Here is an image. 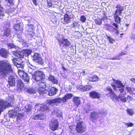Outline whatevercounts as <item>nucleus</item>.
<instances>
[{
    "label": "nucleus",
    "mask_w": 135,
    "mask_h": 135,
    "mask_svg": "<svg viewBox=\"0 0 135 135\" xmlns=\"http://www.w3.org/2000/svg\"><path fill=\"white\" fill-rule=\"evenodd\" d=\"M73 96L71 94H66L64 97L62 98H58L53 99L50 100L47 103L46 105L43 104H36L35 106V110H38L41 113L37 115H35L33 117V119L35 120L42 119L45 117L44 114L45 112H46L48 109V105L53 106L54 105H57L59 103H64L66 102L69 99L71 98Z\"/></svg>",
    "instance_id": "obj_1"
},
{
    "label": "nucleus",
    "mask_w": 135,
    "mask_h": 135,
    "mask_svg": "<svg viewBox=\"0 0 135 135\" xmlns=\"http://www.w3.org/2000/svg\"><path fill=\"white\" fill-rule=\"evenodd\" d=\"M114 82L111 84V86L115 90L117 89L116 88H118L121 93L119 96L118 98L123 102H126L127 99L124 96V93L125 94H126V92L124 91V88H123L124 87V86L120 81L114 80Z\"/></svg>",
    "instance_id": "obj_2"
},
{
    "label": "nucleus",
    "mask_w": 135,
    "mask_h": 135,
    "mask_svg": "<svg viewBox=\"0 0 135 135\" xmlns=\"http://www.w3.org/2000/svg\"><path fill=\"white\" fill-rule=\"evenodd\" d=\"M12 71L11 64L4 61H0V77H4Z\"/></svg>",
    "instance_id": "obj_3"
},
{
    "label": "nucleus",
    "mask_w": 135,
    "mask_h": 135,
    "mask_svg": "<svg viewBox=\"0 0 135 135\" xmlns=\"http://www.w3.org/2000/svg\"><path fill=\"white\" fill-rule=\"evenodd\" d=\"M60 47L61 48H66L69 47L71 44L70 41L67 39L63 38L62 35L57 38Z\"/></svg>",
    "instance_id": "obj_4"
},
{
    "label": "nucleus",
    "mask_w": 135,
    "mask_h": 135,
    "mask_svg": "<svg viewBox=\"0 0 135 135\" xmlns=\"http://www.w3.org/2000/svg\"><path fill=\"white\" fill-rule=\"evenodd\" d=\"M13 100V98L12 97H11L10 100L8 99L7 101L0 99V115L4 109L11 106V103H12Z\"/></svg>",
    "instance_id": "obj_5"
},
{
    "label": "nucleus",
    "mask_w": 135,
    "mask_h": 135,
    "mask_svg": "<svg viewBox=\"0 0 135 135\" xmlns=\"http://www.w3.org/2000/svg\"><path fill=\"white\" fill-rule=\"evenodd\" d=\"M45 77L44 74L42 71H37L32 74V77L34 81L37 82L44 79Z\"/></svg>",
    "instance_id": "obj_6"
},
{
    "label": "nucleus",
    "mask_w": 135,
    "mask_h": 135,
    "mask_svg": "<svg viewBox=\"0 0 135 135\" xmlns=\"http://www.w3.org/2000/svg\"><path fill=\"white\" fill-rule=\"evenodd\" d=\"M41 80L39 82V83L37 85V86L36 87L37 90L40 94L44 93L45 92L44 90H45L46 83L44 81V80Z\"/></svg>",
    "instance_id": "obj_7"
},
{
    "label": "nucleus",
    "mask_w": 135,
    "mask_h": 135,
    "mask_svg": "<svg viewBox=\"0 0 135 135\" xmlns=\"http://www.w3.org/2000/svg\"><path fill=\"white\" fill-rule=\"evenodd\" d=\"M32 59L36 62L39 64L42 65L43 60L41 56V55L38 53H35L33 55Z\"/></svg>",
    "instance_id": "obj_8"
},
{
    "label": "nucleus",
    "mask_w": 135,
    "mask_h": 135,
    "mask_svg": "<svg viewBox=\"0 0 135 135\" xmlns=\"http://www.w3.org/2000/svg\"><path fill=\"white\" fill-rule=\"evenodd\" d=\"M76 130L78 133H82L85 131L86 128L83 126L82 122L77 123L76 127Z\"/></svg>",
    "instance_id": "obj_9"
},
{
    "label": "nucleus",
    "mask_w": 135,
    "mask_h": 135,
    "mask_svg": "<svg viewBox=\"0 0 135 135\" xmlns=\"http://www.w3.org/2000/svg\"><path fill=\"white\" fill-rule=\"evenodd\" d=\"M50 129L53 131H55L57 129L59 124L56 120H53L51 121L50 123Z\"/></svg>",
    "instance_id": "obj_10"
},
{
    "label": "nucleus",
    "mask_w": 135,
    "mask_h": 135,
    "mask_svg": "<svg viewBox=\"0 0 135 135\" xmlns=\"http://www.w3.org/2000/svg\"><path fill=\"white\" fill-rule=\"evenodd\" d=\"M12 62L13 64L17 68L22 69L24 68V66L22 64L23 62L21 60H17L16 58H15L12 59Z\"/></svg>",
    "instance_id": "obj_11"
},
{
    "label": "nucleus",
    "mask_w": 135,
    "mask_h": 135,
    "mask_svg": "<svg viewBox=\"0 0 135 135\" xmlns=\"http://www.w3.org/2000/svg\"><path fill=\"white\" fill-rule=\"evenodd\" d=\"M71 19L70 16L66 13L65 15L64 18H62L61 21L64 24L68 23L71 22Z\"/></svg>",
    "instance_id": "obj_12"
},
{
    "label": "nucleus",
    "mask_w": 135,
    "mask_h": 135,
    "mask_svg": "<svg viewBox=\"0 0 135 135\" xmlns=\"http://www.w3.org/2000/svg\"><path fill=\"white\" fill-rule=\"evenodd\" d=\"M19 110V108L18 107H16L13 109L10 110L8 112V113L9 115L11 117H14L16 116L17 113V112Z\"/></svg>",
    "instance_id": "obj_13"
},
{
    "label": "nucleus",
    "mask_w": 135,
    "mask_h": 135,
    "mask_svg": "<svg viewBox=\"0 0 135 135\" xmlns=\"http://www.w3.org/2000/svg\"><path fill=\"white\" fill-rule=\"evenodd\" d=\"M8 84L10 86H14L15 85V81L14 77L13 75H10L8 77Z\"/></svg>",
    "instance_id": "obj_14"
},
{
    "label": "nucleus",
    "mask_w": 135,
    "mask_h": 135,
    "mask_svg": "<svg viewBox=\"0 0 135 135\" xmlns=\"http://www.w3.org/2000/svg\"><path fill=\"white\" fill-rule=\"evenodd\" d=\"M106 90L109 92V93L110 96L112 99L114 100V99L116 100H117V98L114 92L112 91L111 88L110 87H108L106 88Z\"/></svg>",
    "instance_id": "obj_15"
},
{
    "label": "nucleus",
    "mask_w": 135,
    "mask_h": 135,
    "mask_svg": "<svg viewBox=\"0 0 135 135\" xmlns=\"http://www.w3.org/2000/svg\"><path fill=\"white\" fill-rule=\"evenodd\" d=\"M91 88L92 86L89 85L85 86H78L77 87V89L81 91L89 90Z\"/></svg>",
    "instance_id": "obj_16"
},
{
    "label": "nucleus",
    "mask_w": 135,
    "mask_h": 135,
    "mask_svg": "<svg viewBox=\"0 0 135 135\" xmlns=\"http://www.w3.org/2000/svg\"><path fill=\"white\" fill-rule=\"evenodd\" d=\"M73 101L74 104L75 105L76 108H78L81 102L80 98L78 97H74Z\"/></svg>",
    "instance_id": "obj_17"
},
{
    "label": "nucleus",
    "mask_w": 135,
    "mask_h": 135,
    "mask_svg": "<svg viewBox=\"0 0 135 135\" xmlns=\"http://www.w3.org/2000/svg\"><path fill=\"white\" fill-rule=\"evenodd\" d=\"M116 8L117 9L115 10V13L121 14V12L123 10L124 7L120 4H118Z\"/></svg>",
    "instance_id": "obj_18"
},
{
    "label": "nucleus",
    "mask_w": 135,
    "mask_h": 135,
    "mask_svg": "<svg viewBox=\"0 0 135 135\" xmlns=\"http://www.w3.org/2000/svg\"><path fill=\"white\" fill-rule=\"evenodd\" d=\"M8 54V51L4 48L0 50V55L4 58L6 57Z\"/></svg>",
    "instance_id": "obj_19"
},
{
    "label": "nucleus",
    "mask_w": 135,
    "mask_h": 135,
    "mask_svg": "<svg viewBox=\"0 0 135 135\" xmlns=\"http://www.w3.org/2000/svg\"><path fill=\"white\" fill-rule=\"evenodd\" d=\"M17 87L21 90L24 89V84L21 80H18L17 82Z\"/></svg>",
    "instance_id": "obj_20"
},
{
    "label": "nucleus",
    "mask_w": 135,
    "mask_h": 135,
    "mask_svg": "<svg viewBox=\"0 0 135 135\" xmlns=\"http://www.w3.org/2000/svg\"><path fill=\"white\" fill-rule=\"evenodd\" d=\"M57 91V89L55 88L52 87L49 91L48 94L50 96H52L55 95Z\"/></svg>",
    "instance_id": "obj_21"
},
{
    "label": "nucleus",
    "mask_w": 135,
    "mask_h": 135,
    "mask_svg": "<svg viewBox=\"0 0 135 135\" xmlns=\"http://www.w3.org/2000/svg\"><path fill=\"white\" fill-rule=\"evenodd\" d=\"M90 95L92 98H98L100 97V95L98 93L93 91L90 93Z\"/></svg>",
    "instance_id": "obj_22"
},
{
    "label": "nucleus",
    "mask_w": 135,
    "mask_h": 135,
    "mask_svg": "<svg viewBox=\"0 0 135 135\" xmlns=\"http://www.w3.org/2000/svg\"><path fill=\"white\" fill-rule=\"evenodd\" d=\"M105 28L106 29L111 32L114 31V30L116 31V33H117L118 32L117 30V29L116 28H114L113 27L108 25V24L105 25Z\"/></svg>",
    "instance_id": "obj_23"
},
{
    "label": "nucleus",
    "mask_w": 135,
    "mask_h": 135,
    "mask_svg": "<svg viewBox=\"0 0 135 135\" xmlns=\"http://www.w3.org/2000/svg\"><path fill=\"white\" fill-rule=\"evenodd\" d=\"M87 79L90 81L95 82L98 81L99 78L97 76L94 75L91 77H88Z\"/></svg>",
    "instance_id": "obj_24"
},
{
    "label": "nucleus",
    "mask_w": 135,
    "mask_h": 135,
    "mask_svg": "<svg viewBox=\"0 0 135 135\" xmlns=\"http://www.w3.org/2000/svg\"><path fill=\"white\" fill-rule=\"evenodd\" d=\"M13 28L16 31L19 32L20 33H21L23 31L22 27H21L19 24L15 25L13 26Z\"/></svg>",
    "instance_id": "obj_25"
},
{
    "label": "nucleus",
    "mask_w": 135,
    "mask_h": 135,
    "mask_svg": "<svg viewBox=\"0 0 135 135\" xmlns=\"http://www.w3.org/2000/svg\"><path fill=\"white\" fill-rule=\"evenodd\" d=\"M99 115L100 114L97 113V112H93L90 114V117L92 120H95L99 116Z\"/></svg>",
    "instance_id": "obj_26"
},
{
    "label": "nucleus",
    "mask_w": 135,
    "mask_h": 135,
    "mask_svg": "<svg viewBox=\"0 0 135 135\" xmlns=\"http://www.w3.org/2000/svg\"><path fill=\"white\" fill-rule=\"evenodd\" d=\"M49 79L50 81H51L54 84H57L58 83V81L56 78L52 75H50L49 76Z\"/></svg>",
    "instance_id": "obj_27"
},
{
    "label": "nucleus",
    "mask_w": 135,
    "mask_h": 135,
    "mask_svg": "<svg viewBox=\"0 0 135 135\" xmlns=\"http://www.w3.org/2000/svg\"><path fill=\"white\" fill-rule=\"evenodd\" d=\"M13 54L15 56H17L19 57H22L24 55H22L21 52L17 51H14L12 52Z\"/></svg>",
    "instance_id": "obj_28"
},
{
    "label": "nucleus",
    "mask_w": 135,
    "mask_h": 135,
    "mask_svg": "<svg viewBox=\"0 0 135 135\" xmlns=\"http://www.w3.org/2000/svg\"><path fill=\"white\" fill-rule=\"evenodd\" d=\"M120 14L114 13V16L115 18V21L117 23H119L120 21V18L119 17V16Z\"/></svg>",
    "instance_id": "obj_29"
},
{
    "label": "nucleus",
    "mask_w": 135,
    "mask_h": 135,
    "mask_svg": "<svg viewBox=\"0 0 135 135\" xmlns=\"http://www.w3.org/2000/svg\"><path fill=\"white\" fill-rule=\"evenodd\" d=\"M126 112L130 116L133 115L134 114V112L133 109L129 108H128L126 110Z\"/></svg>",
    "instance_id": "obj_30"
},
{
    "label": "nucleus",
    "mask_w": 135,
    "mask_h": 135,
    "mask_svg": "<svg viewBox=\"0 0 135 135\" xmlns=\"http://www.w3.org/2000/svg\"><path fill=\"white\" fill-rule=\"evenodd\" d=\"M3 7L0 4V19H2L4 16V12L3 10Z\"/></svg>",
    "instance_id": "obj_31"
},
{
    "label": "nucleus",
    "mask_w": 135,
    "mask_h": 135,
    "mask_svg": "<svg viewBox=\"0 0 135 135\" xmlns=\"http://www.w3.org/2000/svg\"><path fill=\"white\" fill-rule=\"evenodd\" d=\"M54 113L56 114L57 117L61 116L62 115V114L60 110L56 109L54 110Z\"/></svg>",
    "instance_id": "obj_32"
},
{
    "label": "nucleus",
    "mask_w": 135,
    "mask_h": 135,
    "mask_svg": "<svg viewBox=\"0 0 135 135\" xmlns=\"http://www.w3.org/2000/svg\"><path fill=\"white\" fill-rule=\"evenodd\" d=\"M23 54H25L27 56L30 55L32 52V51L30 49H25L24 50Z\"/></svg>",
    "instance_id": "obj_33"
},
{
    "label": "nucleus",
    "mask_w": 135,
    "mask_h": 135,
    "mask_svg": "<svg viewBox=\"0 0 135 135\" xmlns=\"http://www.w3.org/2000/svg\"><path fill=\"white\" fill-rule=\"evenodd\" d=\"M22 78L24 81L28 82L29 80V78L27 73Z\"/></svg>",
    "instance_id": "obj_34"
},
{
    "label": "nucleus",
    "mask_w": 135,
    "mask_h": 135,
    "mask_svg": "<svg viewBox=\"0 0 135 135\" xmlns=\"http://www.w3.org/2000/svg\"><path fill=\"white\" fill-rule=\"evenodd\" d=\"M10 29L9 28H7L5 30L4 35L6 36H8L10 33Z\"/></svg>",
    "instance_id": "obj_35"
},
{
    "label": "nucleus",
    "mask_w": 135,
    "mask_h": 135,
    "mask_svg": "<svg viewBox=\"0 0 135 135\" xmlns=\"http://www.w3.org/2000/svg\"><path fill=\"white\" fill-rule=\"evenodd\" d=\"M25 72H24L22 70H19L18 72V74L22 78L24 75L25 74H26Z\"/></svg>",
    "instance_id": "obj_36"
},
{
    "label": "nucleus",
    "mask_w": 135,
    "mask_h": 135,
    "mask_svg": "<svg viewBox=\"0 0 135 135\" xmlns=\"http://www.w3.org/2000/svg\"><path fill=\"white\" fill-rule=\"evenodd\" d=\"M91 110L90 108V106L88 105H87L85 106L84 110L86 113H88V112Z\"/></svg>",
    "instance_id": "obj_37"
},
{
    "label": "nucleus",
    "mask_w": 135,
    "mask_h": 135,
    "mask_svg": "<svg viewBox=\"0 0 135 135\" xmlns=\"http://www.w3.org/2000/svg\"><path fill=\"white\" fill-rule=\"evenodd\" d=\"M27 92L30 94L35 93L36 92V91L33 88H29L27 90Z\"/></svg>",
    "instance_id": "obj_38"
},
{
    "label": "nucleus",
    "mask_w": 135,
    "mask_h": 135,
    "mask_svg": "<svg viewBox=\"0 0 135 135\" xmlns=\"http://www.w3.org/2000/svg\"><path fill=\"white\" fill-rule=\"evenodd\" d=\"M102 19L99 18L96 20H95V23L96 24L100 25L102 24Z\"/></svg>",
    "instance_id": "obj_39"
},
{
    "label": "nucleus",
    "mask_w": 135,
    "mask_h": 135,
    "mask_svg": "<svg viewBox=\"0 0 135 135\" xmlns=\"http://www.w3.org/2000/svg\"><path fill=\"white\" fill-rule=\"evenodd\" d=\"M14 0H6V2L7 3V5L10 6L11 5H13Z\"/></svg>",
    "instance_id": "obj_40"
},
{
    "label": "nucleus",
    "mask_w": 135,
    "mask_h": 135,
    "mask_svg": "<svg viewBox=\"0 0 135 135\" xmlns=\"http://www.w3.org/2000/svg\"><path fill=\"white\" fill-rule=\"evenodd\" d=\"M16 115L17 116V120H20L23 117V114L21 113H18Z\"/></svg>",
    "instance_id": "obj_41"
},
{
    "label": "nucleus",
    "mask_w": 135,
    "mask_h": 135,
    "mask_svg": "<svg viewBox=\"0 0 135 135\" xmlns=\"http://www.w3.org/2000/svg\"><path fill=\"white\" fill-rule=\"evenodd\" d=\"M124 123L125 125L127 126V127H132L134 125V124L131 123L130 122H129L128 123H126V122H124Z\"/></svg>",
    "instance_id": "obj_42"
},
{
    "label": "nucleus",
    "mask_w": 135,
    "mask_h": 135,
    "mask_svg": "<svg viewBox=\"0 0 135 135\" xmlns=\"http://www.w3.org/2000/svg\"><path fill=\"white\" fill-rule=\"evenodd\" d=\"M28 36L30 38H33L35 37V33L32 31H30L29 32Z\"/></svg>",
    "instance_id": "obj_43"
},
{
    "label": "nucleus",
    "mask_w": 135,
    "mask_h": 135,
    "mask_svg": "<svg viewBox=\"0 0 135 135\" xmlns=\"http://www.w3.org/2000/svg\"><path fill=\"white\" fill-rule=\"evenodd\" d=\"M7 45L8 48L11 49L12 48H15L16 46L13 43H9L7 44Z\"/></svg>",
    "instance_id": "obj_44"
},
{
    "label": "nucleus",
    "mask_w": 135,
    "mask_h": 135,
    "mask_svg": "<svg viewBox=\"0 0 135 135\" xmlns=\"http://www.w3.org/2000/svg\"><path fill=\"white\" fill-rule=\"evenodd\" d=\"M107 39L109 40V42L113 44V42L114 41V39L112 38L109 36H107Z\"/></svg>",
    "instance_id": "obj_45"
},
{
    "label": "nucleus",
    "mask_w": 135,
    "mask_h": 135,
    "mask_svg": "<svg viewBox=\"0 0 135 135\" xmlns=\"http://www.w3.org/2000/svg\"><path fill=\"white\" fill-rule=\"evenodd\" d=\"M25 20L28 21L30 23L31 22L32 20V18L29 16H27L24 19Z\"/></svg>",
    "instance_id": "obj_46"
},
{
    "label": "nucleus",
    "mask_w": 135,
    "mask_h": 135,
    "mask_svg": "<svg viewBox=\"0 0 135 135\" xmlns=\"http://www.w3.org/2000/svg\"><path fill=\"white\" fill-rule=\"evenodd\" d=\"M28 72L29 73L31 74L34 72V69H32L31 67H29L28 69Z\"/></svg>",
    "instance_id": "obj_47"
},
{
    "label": "nucleus",
    "mask_w": 135,
    "mask_h": 135,
    "mask_svg": "<svg viewBox=\"0 0 135 135\" xmlns=\"http://www.w3.org/2000/svg\"><path fill=\"white\" fill-rule=\"evenodd\" d=\"M86 20V17L84 16H82L80 17V21L83 22H84Z\"/></svg>",
    "instance_id": "obj_48"
},
{
    "label": "nucleus",
    "mask_w": 135,
    "mask_h": 135,
    "mask_svg": "<svg viewBox=\"0 0 135 135\" xmlns=\"http://www.w3.org/2000/svg\"><path fill=\"white\" fill-rule=\"evenodd\" d=\"M47 2L48 4V7H52V3L50 1H47Z\"/></svg>",
    "instance_id": "obj_49"
},
{
    "label": "nucleus",
    "mask_w": 135,
    "mask_h": 135,
    "mask_svg": "<svg viewBox=\"0 0 135 135\" xmlns=\"http://www.w3.org/2000/svg\"><path fill=\"white\" fill-rule=\"evenodd\" d=\"M118 57L119 56H118V55L117 56H114V57H112V58L110 59H111V60H119V59Z\"/></svg>",
    "instance_id": "obj_50"
},
{
    "label": "nucleus",
    "mask_w": 135,
    "mask_h": 135,
    "mask_svg": "<svg viewBox=\"0 0 135 135\" xmlns=\"http://www.w3.org/2000/svg\"><path fill=\"white\" fill-rule=\"evenodd\" d=\"M77 23L76 22H74L71 25V27L72 28H75L77 26Z\"/></svg>",
    "instance_id": "obj_51"
},
{
    "label": "nucleus",
    "mask_w": 135,
    "mask_h": 135,
    "mask_svg": "<svg viewBox=\"0 0 135 135\" xmlns=\"http://www.w3.org/2000/svg\"><path fill=\"white\" fill-rule=\"evenodd\" d=\"M86 74V73H85V71L84 70L82 71V72L81 73V75L82 76L85 75Z\"/></svg>",
    "instance_id": "obj_52"
},
{
    "label": "nucleus",
    "mask_w": 135,
    "mask_h": 135,
    "mask_svg": "<svg viewBox=\"0 0 135 135\" xmlns=\"http://www.w3.org/2000/svg\"><path fill=\"white\" fill-rule=\"evenodd\" d=\"M126 53V52H121L119 55H118V56L119 57L120 56L124 55Z\"/></svg>",
    "instance_id": "obj_53"
},
{
    "label": "nucleus",
    "mask_w": 135,
    "mask_h": 135,
    "mask_svg": "<svg viewBox=\"0 0 135 135\" xmlns=\"http://www.w3.org/2000/svg\"><path fill=\"white\" fill-rule=\"evenodd\" d=\"M32 2L33 4L35 6H37V1L36 0H32Z\"/></svg>",
    "instance_id": "obj_54"
},
{
    "label": "nucleus",
    "mask_w": 135,
    "mask_h": 135,
    "mask_svg": "<svg viewBox=\"0 0 135 135\" xmlns=\"http://www.w3.org/2000/svg\"><path fill=\"white\" fill-rule=\"evenodd\" d=\"M127 99L129 101L131 100H132V98L130 96L128 95L127 96Z\"/></svg>",
    "instance_id": "obj_55"
},
{
    "label": "nucleus",
    "mask_w": 135,
    "mask_h": 135,
    "mask_svg": "<svg viewBox=\"0 0 135 135\" xmlns=\"http://www.w3.org/2000/svg\"><path fill=\"white\" fill-rule=\"evenodd\" d=\"M126 89L128 92H130V91H131V88L129 87H126Z\"/></svg>",
    "instance_id": "obj_56"
},
{
    "label": "nucleus",
    "mask_w": 135,
    "mask_h": 135,
    "mask_svg": "<svg viewBox=\"0 0 135 135\" xmlns=\"http://www.w3.org/2000/svg\"><path fill=\"white\" fill-rule=\"evenodd\" d=\"M62 77L64 78H66L67 77V76L64 74H62Z\"/></svg>",
    "instance_id": "obj_57"
},
{
    "label": "nucleus",
    "mask_w": 135,
    "mask_h": 135,
    "mask_svg": "<svg viewBox=\"0 0 135 135\" xmlns=\"http://www.w3.org/2000/svg\"><path fill=\"white\" fill-rule=\"evenodd\" d=\"M130 80L133 82L135 83V79L132 78L130 79Z\"/></svg>",
    "instance_id": "obj_58"
},
{
    "label": "nucleus",
    "mask_w": 135,
    "mask_h": 135,
    "mask_svg": "<svg viewBox=\"0 0 135 135\" xmlns=\"http://www.w3.org/2000/svg\"><path fill=\"white\" fill-rule=\"evenodd\" d=\"M131 38L133 39H135V34H133L131 36Z\"/></svg>",
    "instance_id": "obj_59"
},
{
    "label": "nucleus",
    "mask_w": 135,
    "mask_h": 135,
    "mask_svg": "<svg viewBox=\"0 0 135 135\" xmlns=\"http://www.w3.org/2000/svg\"><path fill=\"white\" fill-rule=\"evenodd\" d=\"M113 25L116 28H118V25L117 24L115 23H114L113 24Z\"/></svg>",
    "instance_id": "obj_60"
},
{
    "label": "nucleus",
    "mask_w": 135,
    "mask_h": 135,
    "mask_svg": "<svg viewBox=\"0 0 135 135\" xmlns=\"http://www.w3.org/2000/svg\"><path fill=\"white\" fill-rule=\"evenodd\" d=\"M28 107H29V108H28V109L27 110V111H29L32 108L31 106L30 105H29Z\"/></svg>",
    "instance_id": "obj_61"
},
{
    "label": "nucleus",
    "mask_w": 135,
    "mask_h": 135,
    "mask_svg": "<svg viewBox=\"0 0 135 135\" xmlns=\"http://www.w3.org/2000/svg\"><path fill=\"white\" fill-rule=\"evenodd\" d=\"M103 111H104V112H102V114H106L107 113H106V112L104 110Z\"/></svg>",
    "instance_id": "obj_62"
},
{
    "label": "nucleus",
    "mask_w": 135,
    "mask_h": 135,
    "mask_svg": "<svg viewBox=\"0 0 135 135\" xmlns=\"http://www.w3.org/2000/svg\"><path fill=\"white\" fill-rule=\"evenodd\" d=\"M120 35H123V33H122L120 34Z\"/></svg>",
    "instance_id": "obj_63"
},
{
    "label": "nucleus",
    "mask_w": 135,
    "mask_h": 135,
    "mask_svg": "<svg viewBox=\"0 0 135 135\" xmlns=\"http://www.w3.org/2000/svg\"><path fill=\"white\" fill-rule=\"evenodd\" d=\"M134 26L135 27V23H134Z\"/></svg>",
    "instance_id": "obj_64"
}]
</instances>
